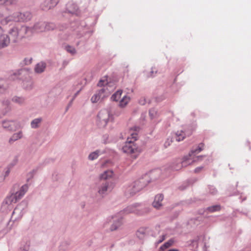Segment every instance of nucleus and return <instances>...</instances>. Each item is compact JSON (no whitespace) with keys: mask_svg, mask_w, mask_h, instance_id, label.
Masks as SVG:
<instances>
[{"mask_svg":"<svg viewBox=\"0 0 251 251\" xmlns=\"http://www.w3.org/2000/svg\"><path fill=\"white\" fill-rule=\"evenodd\" d=\"M18 187V185H14L13 189L11 190V194L8 195L3 201L1 207L2 212H7L10 210L13 207L12 203H16L17 201L21 199L28 189V185L25 184L20 188L19 191H15L14 189Z\"/></svg>","mask_w":251,"mask_h":251,"instance_id":"nucleus-1","label":"nucleus"},{"mask_svg":"<svg viewBox=\"0 0 251 251\" xmlns=\"http://www.w3.org/2000/svg\"><path fill=\"white\" fill-rule=\"evenodd\" d=\"M86 24L84 21L75 20L70 23V28L73 32L67 31L64 37V39L67 40H73L75 38H79L82 36L85 32L84 29Z\"/></svg>","mask_w":251,"mask_h":251,"instance_id":"nucleus-2","label":"nucleus"},{"mask_svg":"<svg viewBox=\"0 0 251 251\" xmlns=\"http://www.w3.org/2000/svg\"><path fill=\"white\" fill-rule=\"evenodd\" d=\"M32 14L29 11L24 12H15L12 15L7 16L0 21L2 25H7L9 22L14 21L15 22H26L31 20Z\"/></svg>","mask_w":251,"mask_h":251,"instance_id":"nucleus-3","label":"nucleus"},{"mask_svg":"<svg viewBox=\"0 0 251 251\" xmlns=\"http://www.w3.org/2000/svg\"><path fill=\"white\" fill-rule=\"evenodd\" d=\"M29 28L25 25L14 26L8 31L10 42L16 43L25 37Z\"/></svg>","mask_w":251,"mask_h":251,"instance_id":"nucleus-4","label":"nucleus"},{"mask_svg":"<svg viewBox=\"0 0 251 251\" xmlns=\"http://www.w3.org/2000/svg\"><path fill=\"white\" fill-rule=\"evenodd\" d=\"M203 156H198L195 158L192 159L188 156H184L182 159L178 158L175 160L171 165L172 170L178 171L182 167H186L193 162L198 161L201 159Z\"/></svg>","mask_w":251,"mask_h":251,"instance_id":"nucleus-5","label":"nucleus"},{"mask_svg":"<svg viewBox=\"0 0 251 251\" xmlns=\"http://www.w3.org/2000/svg\"><path fill=\"white\" fill-rule=\"evenodd\" d=\"M112 108L101 110L98 114L97 123L100 127H104L108 121L113 120V116L111 113Z\"/></svg>","mask_w":251,"mask_h":251,"instance_id":"nucleus-6","label":"nucleus"},{"mask_svg":"<svg viewBox=\"0 0 251 251\" xmlns=\"http://www.w3.org/2000/svg\"><path fill=\"white\" fill-rule=\"evenodd\" d=\"M27 205L28 203L25 201H23L19 203L12 212L10 222L12 221L14 222L20 220L25 213Z\"/></svg>","mask_w":251,"mask_h":251,"instance_id":"nucleus-7","label":"nucleus"},{"mask_svg":"<svg viewBox=\"0 0 251 251\" xmlns=\"http://www.w3.org/2000/svg\"><path fill=\"white\" fill-rule=\"evenodd\" d=\"M122 150L125 153L131 154L132 157L136 158L140 152V150L132 141H128L123 147Z\"/></svg>","mask_w":251,"mask_h":251,"instance_id":"nucleus-8","label":"nucleus"},{"mask_svg":"<svg viewBox=\"0 0 251 251\" xmlns=\"http://www.w3.org/2000/svg\"><path fill=\"white\" fill-rule=\"evenodd\" d=\"M114 183L112 180H103L99 188L98 193L101 196L107 194V192H111L114 187Z\"/></svg>","mask_w":251,"mask_h":251,"instance_id":"nucleus-9","label":"nucleus"},{"mask_svg":"<svg viewBox=\"0 0 251 251\" xmlns=\"http://www.w3.org/2000/svg\"><path fill=\"white\" fill-rule=\"evenodd\" d=\"M30 73L31 70L28 69L21 79L23 88L27 90H30L33 87V81L30 76Z\"/></svg>","mask_w":251,"mask_h":251,"instance_id":"nucleus-10","label":"nucleus"},{"mask_svg":"<svg viewBox=\"0 0 251 251\" xmlns=\"http://www.w3.org/2000/svg\"><path fill=\"white\" fill-rule=\"evenodd\" d=\"M17 0H0V16H3V12L7 11L10 6L16 5Z\"/></svg>","mask_w":251,"mask_h":251,"instance_id":"nucleus-11","label":"nucleus"},{"mask_svg":"<svg viewBox=\"0 0 251 251\" xmlns=\"http://www.w3.org/2000/svg\"><path fill=\"white\" fill-rule=\"evenodd\" d=\"M29 68H24L21 69L13 71L10 72L9 79L11 80L20 79L21 80L22 77L25 75Z\"/></svg>","mask_w":251,"mask_h":251,"instance_id":"nucleus-12","label":"nucleus"},{"mask_svg":"<svg viewBox=\"0 0 251 251\" xmlns=\"http://www.w3.org/2000/svg\"><path fill=\"white\" fill-rule=\"evenodd\" d=\"M150 182L149 176L148 175H144L138 180L134 181L133 187L137 186L136 191H140Z\"/></svg>","mask_w":251,"mask_h":251,"instance_id":"nucleus-13","label":"nucleus"},{"mask_svg":"<svg viewBox=\"0 0 251 251\" xmlns=\"http://www.w3.org/2000/svg\"><path fill=\"white\" fill-rule=\"evenodd\" d=\"M98 85L100 87L103 86V87L97 92L101 98V100H103L104 98L108 97L110 94L111 90H109L108 88L107 83H105L104 81L103 80H100L99 82Z\"/></svg>","mask_w":251,"mask_h":251,"instance_id":"nucleus-14","label":"nucleus"},{"mask_svg":"<svg viewBox=\"0 0 251 251\" xmlns=\"http://www.w3.org/2000/svg\"><path fill=\"white\" fill-rule=\"evenodd\" d=\"M59 0H45L41 5L42 9L44 11L49 10L54 7Z\"/></svg>","mask_w":251,"mask_h":251,"instance_id":"nucleus-15","label":"nucleus"},{"mask_svg":"<svg viewBox=\"0 0 251 251\" xmlns=\"http://www.w3.org/2000/svg\"><path fill=\"white\" fill-rule=\"evenodd\" d=\"M9 219H0V232L5 234L11 229L12 225L9 226Z\"/></svg>","mask_w":251,"mask_h":251,"instance_id":"nucleus-16","label":"nucleus"},{"mask_svg":"<svg viewBox=\"0 0 251 251\" xmlns=\"http://www.w3.org/2000/svg\"><path fill=\"white\" fill-rule=\"evenodd\" d=\"M192 133V131L191 130L187 131H177L175 133L176 140L177 142L182 141L185 138L186 136H189L191 135Z\"/></svg>","mask_w":251,"mask_h":251,"instance_id":"nucleus-17","label":"nucleus"},{"mask_svg":"<svg viewBox=\"0 0 251 251\" xmlns=\"http://www.w3.org/2000/svg\"><path fill=\"white\" fill-rule=\"evenodd\" d=\"M10 87L9 81L0 77V95L5 94Z\"/></svg>","mask_w":251,"mask_h":251,"instance_id":"nucleus-18","label":"nucleus"},{"mask_svg":"<svg viewBox=\"0 0 251 251\" xmlns=\"http://www.w3.org/2000/svg\"><path fill=\"white\" fill-rule=\"evenodd\" d=\"M10 43L9 36L3 32L0 36V49L7 47Z\"/></svg>","mask_w":251,"mask_h":251,"instance_id":"nucleus-19","label":"nucleus"},{"mask_svg":"<svg viewBox=\"0 0 251 251\" xmlns=\"http://www.w3.org/2000/svg\"><path fill=\"white\" fill-rule=\"evenodd\" d=\"M161 173V171L159 169H154L146 174L145 175H149L150 182L154 181L159 178Z\"/></svg>","mask_w":251,"mask_h":251,"instance_id":"nucleus-20","label":"nucleus"},{"mask_svg":"<svg viewBox=\"0 0 251 251\" xmlns=\"http://www.w3.org/2000/svg\"><path fill=\"white\" fill-rule=\"evenodd\" d=\"M2 126L3 128L8 131H13L16 129V123L14 121H4L2 122Z\"/></svg>","mask_w":251,"mask_h":251,"instance_id":"nucleus-21","label":"nucleus"},{"mask_svg":"<svg viewBox=\"0 0 251 251\" xmlns=\"http://www.w3.org/2000/svg\"><path fill=\"white\" fill-rule=\"evenodd\" d=\"M134 185V182L132 183L131 185L127 187L125 190V195L127 197H130L134 195L137 192L139 191H136L137 189V186L133 187V186Z\"/></svg>","mask_w":251,"mask_h":251,"instance_id":"nucleus-22","label":"nucleus"},{"mask_svg":"<svg viewBox=\"0 0 251 251\" xmlns=\"http://www.w3.org/2000/svg\"><path fill=\"white\" fill-rule=\"evenodd\" d=\"M164 199V196L162 194H158L155 196L154 200L152 202V206L156 208L159 209L162 206V201Z\"/></svg>","mask_w":251,"mask_h":251,"instance_id":"nucleus-23","label":"nucleus"},{"mask_svg":"<svg viewBox=\"0 0 251 251\" xmlns=\"http://www.w3.org/2000/svg\"><path fill=\"white\" fill-rule=\"evenodd\" d=\"M139 205L138 203H135L130 205L127 206L125 208L123 211H122L123 213L127 214L131 213H134L138 214V209H137V207Z\"/></svg>","mask_w":251,"mask_h":251,"instance_id":"nucleus-24","label":"nucleus"},{"mask_svg":"<svg viewBox=\"0 0 251 251\" xmlns=\"http://www.w3.org/2000/svg\"><path fill=\"white\" fill-rule=\"evenodd\" d=\"M46 67V63L45 62L41 61L35 65L34 71L37 74H41L45 71Z\"/></svg>","mask_w":251,"mask_h":251,"instance_id":"nucleus-25","label":"nucleus"},{"mask_svg":"<svg viewBox=\"0 0 251 251\" xmlns=\"http://www.w3.org/2000/svg\"><path fill=\"white\" fill-rule=\"evenodd\" d=\"M78 10L77 5L73 2H68L66 5V10L67 11L73 14H75Z\"/></svg>","mask_w":251,"mask_h":251,"instance_id":"nucleus-26","label":"nucleus"},{"mask_svg":"<svg viewBox=\"0 0 251 251\" xmlns=\"http://www.w3.org/2000/svg\"><path fill=\"white\" fill-rule=\"evenodd\" d=\"M46 25V22L41 21L36 23L33 26V28L35 30L38 32L45 31Z\"/></svg>","mask_w":251,"mask_h":251,"instance_id":"nucleus-27","label":"nucleus"},{"mask_svg":"<svg viewBox=\"0 0 251 251\" xmlns=\"http://www.w3.org/2000/svg\"><path fill=\"white\" fill-rule=\"evenodd\" d=\"M43 121V119L42 117H38L34 119L31 121V127L33 129H37L39 128L40 126Z\"/></svg>","mask_w":251,"mask_h":251,"instance_id":"nucleus-28","label":"nucleus"},{"mask_svg":"<svg viewBox=\"0 0 251 251\" xmlns=\"http://www.w3.org/2000/svg\"><path fill=\"white\" fill-rule=\"evenodd\" d=\"M122 224V219L120 218L115 219L111 225L110 229L111 231H115L117 230Z\"/></svg>","mask_w":251,"mask_h":251,"instance_id":"nucleus-29","label":"nucleus"},{"mask_svg":"<svg viewBox=\"0 0 251 251\" xmlns=\"http://www.w3.org/2000/svg\"><path fill=\"white\" fill-rule=\"evenodd\" d=\"M11 100L13 102L22 105L25 104L26 99L23 96H14L12 98Z\"/></svg>","mask_w":251,"mask_h":251,"instance_id":"nucleus-30","label":"nucleus"},{"mask_svg":"<svg viewBox=\"0 0 251 251\" xmlns=\"http://www.w3.org/2000/svg\"><path fill=\"white\" fill-rule=\"evenodd\" d=\"M204 148V144L202 143H200L198 147L196 149H192L191 151L189 153L188 155L187 156H188L189 158H191V157L193 155H195L196 154L199 153L201 151L203 150Z\"/></svg>","mask_w":251,"mask_h":251,"instance_id":"nucleus-31","label":"nucleus"},{"mask_svg":"<svg viewBox=\"0 0 251 251\" xmlns=\"http://www.w3.org/2000/svg\"><path fill=\"white\" fill-rule=\"evenodd\" d=\"M147 235V229L144 227L140 228L136 232V235L140 239H143Z\"/></svg>","mask_w":251,"mask_h":251,"instance_id":"nucleus-32","label":"nucleus"},{"mask_svg":"<svg viewBox=\"0 0 251 251\" xmlns=\"http://www.w3.org/2000/svg\"><path fill=\"white\" fill-rule=\"evenodd\" d=\"M23 136L22 131H19L17 133H14L9 139V143L12 144L16 140L21 139Z\"/></svg>","mask_w":251,"mask_h":251,"instance_id":"nucleus-33","label":"nucleus"},{"mask_svg":"<svg viewBox=\"0 0 251 251\" xmlns=\"http://www.w3.org/2000/svg\"><path fill=\"white\" fill-rule=\"evenodd\" d=\"M113 174V171L110 170L106 171L101 175V178L103 179V180H110L109 178L111 177Z\"/></svg>","mask_w":251,"mask_h":251,"instance_id":"nucleus-34","label":"nucleus"},{"mask_svg":"<svg viewBox=\"0 0 251 251\" xmlns=\"http://www.w3.org/2000/svg\"><path fill=\"white\" fill-rule=\"evenodd\" d=\"M122 93L123 91L122 90H117L116 92L112 95L111 97V100L116 101H118L121 98Z\"/></svg>","mask_w":251,"mask_h":251,"instance_id":"nucleus-35","label":"nucleus"},{"mask_svg":"<svg viewBox=\"0 0 251 251\" xmlns=\"http://www.w3.org/2000/svg\"><path fill=\"white\" fill-rule=\"evenodd\" d=\"M100 154H101V151L99 150H96L89 155L88 158L90 160H94L97 159Z\"/></svg>","mask_w":251,"mask_h":251,"instance_id":"nucleus-36","label":"nucleus"},{"mask_svg":"<svg viewBox=\"0 0 251 251\" xmlns=\"http://www.w3.org/2000/svg\"><path fill=\"white\" fill-rule=\"evenodd\" d=\"M139 127L138 126H134L131 129L130 135L131 136L132 139H134V141H136L137 140V132L139 131Z\"/></svg>","mask_w":251,"mask_h":251,"instance_id":"nucleus-37","label":"nucleus"},{"mask_svg":"<svg viewBox=\"0 0 251 251\" xmlns=\"http://www.w3.org/2000/svg\"><path fill=\"white\" fill-rule=\"evenodd\" d=\"M32 62V57H25L20 62V65L22 66L29 65L31 64Z\"/></svg>","mask_w":251,"mask_h":251,"instance_id":"nucleus-38","label":"nucleus"},{"mask_svg":"<svg viewBox=\"0 0 251 251\" xmlns=\"http://www.w3.org/2000/svg\"><path fill=\"white\" fill-rule=\"evenodd\" d=\"M129 97L125 96L119 102V106L121 107H125L129 100Z\"/></svg>","mask_w":251,"mask_h":251,"instance_id":"nucleus-39","label":"nucleus"},{"mask_svg":"<svg viewBox=\"0 0 251 251\" xmlns=\"http://www.w3.org/2000/svg\"><path fill=\"white\" fill-rule=\"evenodd\" d=\"M221 206L220 205H215L211 206H209L206 208V210L209 212H214L215 211H218L220 210Z\"/></svg>","mask_w":251,"mask_h":251,"instance_id":"nucleus-40","label":"nucleus"},{"mask_svg":"<svg viewBox=\"0 0 251 251\" xmlns=\"http://www.w3.org/2000/svg\"><path fill=\"white\" fill-rule=\"evenodd\" d=\"M65 50L69 53H71L72 55H74L76 53V51L75 48L71 46L70 45H66L65 47Z\"/></svg>","mask_w":251,"mask_h":251,"instance_id":"nucleus-41","label":"nucleus"},{"mask_svg":"<svg viewBox=\"0 0 251 251\" xmlns=\"http://www.w3.org/2000/svg\"><path fill=\"white\" fill-rule=\"evenodd\" d=\"M173 243L174 240L171 239L168 242L165 243L162 246H161L160 249L161 250H164L171 246Z\"/></svg>","mask_w":251,"mask_h":251,"instance_id":"nucleus-42","label":"nucleus"},{"mask_svg":"<svg viewBox=\"0 0 251 251\" xmlns=\"http://www.w3.org/2000/svg\"><path fill=\"white\" fill-rule=\"evenodd\" d=\"M81 90V88L78 91H77L74 95L72 99L71 100V101L69 102V103H68L67 107L66 108V111H67L69 109V108L71 106L72 103H73V102L74 101V100L75 99V98L77 97V96L78 95V94L79 93V92H80V91Z\"/></svg>","mask_w":251,"mask_h":251,"instance_id":"nucleus-43","label":"nucleus"},{"mask_svg":"<svg viewBox=\"0 0 251 251\" xmlns=\"http://www.w3.org/2000/svg\"><path fill=\"white\" fill-rule=\"evenodd\" d=\"M37 170L33 169L31 171L29 172L26 176V181L27 182H29L34 176Z\"/></svg>","mask_w":251,"mask_h":251,"instance_id":"nucleus-44","label":"nucleus"},{"mask_svg":"<svg viewBox=\"0 0 251 251\" xmlns=\"http://www.w3.org/2000/svg\"><path fill=\"white\" fill-rule=\"evenodd\" d=\"M101 100V98L99 95V94L97 92V93L92 96L91 99V100L93 103H96L98 102L100 100Z\"/></svg>","mask_w":251,"mask_h":251,"instance_id":"nucleus-45","label":"nucleus"},{"mask_svg":"<svg viewBox=\"0 0 251 251\" xmlns=\"http://www.w3.org/2000/svg\"><path fill=\"white\" fill-rule=\"evenodd\" d=\"M46 31L53 30L56 27V25L53 23L46 22Z\"/></svg>","mask_w":251,"mask_h":251,"instance_id":"nucleus-46","label":"nucleus"},{"mask_svg":"<svg viewBox=\"0 0 251 251\" xmlns=\"http://www.w3.org/2000/svg\"><path fill=\"white\" fill-rule=\"evenodd\" d=\"M151 101L150 100L146 99L145 97H142L140 98L139 100V103L140 104L144 105H145L147 103L150 104Z\"/></svg>","mask_w":251,"mask_h":251,"instance_id":"nucleus-47","label":"nucleus"},{"mask_svg":"<svg viewBox=\"0 0 251 251\" xmlns=\"http://www.w3.org/2000/svg\"><path fill=\"white\" fill-rule=\"evenodd\" d=\"M208 190L209 193L213 195L217 194L218 193L217 190L213 186L209 185L208 186Z\"/></svg>","mask_w":251,"mask_h":251,"instance_id":"nucleus-48","label":"nucleus"},{"mask_svg":"<svg viewBox=\"0 0 251 251\" xmlns=\"http://www.w3.org/2000/svg\"><path fill=\"white\" fill-rule=\"evenodd\" d=\"M2 104L3 106H5V111L6 112H8L10 110V101L8 100H3L2 101Z\"/></svg>","mask_w":251,"mask_h":251,"instance_id":"nucleus-49","label":"nucleus"},{"mask_svg":"<svg viewBox=\"0 0 251 251\" xmlns=\"http://www.w3.org/2000/svg\"><path fill=\"white\" fill-rule=\"evenodd\" d=\"M157 71L155 69V68L152 67L151 69V71L150 72L149 75H148V77H153L157 73Z\"/></svg>","mask_w":251,"mask_h":251,"instance_id":"nucleus-50","label":"nucleus"},{"mask_svg":"<svg viewBox=\"0 0 251 251\" xmlns=\"http://www.w3.org/2000/svg\"><path fill=\"white\" fill-rule=\"evenodd\" d=\"M157 114L156 111L155 109L152 108L149 111V115L151 118H154Z\"/></svg>","mask_w":251,"mask_h":251,"instance_id":"nucleus-51","label":"nucleus"},{"mask_svg":"<svg viewBox=\"0 0 251 251\" xmlns=\"http://www.w3.org/2000/svg\"><path fill=\"white\" fill-rule=\"evenodd\" d=\"M193 247H195L196 248H197L198 247V240H193L191 242V245Z\"/></svg>","mask_w":251,"mask_h":251,"instance_id":"nucleus-52","label":"nucleus"},{"mask_svg":"<svg viewBox=\"0 0 251 251\" xmlns=\"http://www.w3.org/2000/svg\"><path fill=\"white\" fill-rule=\"evenodd\" d=\"M172 140H170L169 139H168L164 143V147L166 148H167L168 146H170L171 143L172 142Z\"/></svg>","mask_w":251,"mask_h":251,"instance_id":"nucleus-53","label":"nucleus"},{"mask_svg":"<svg viewBox=\"0 0 251 251\" xmlns=\"http://www.w3.org/2000/svg\"><path fill=\"white\" fill-rule=\"evenodd\" d=\"M165 235H163L162 236L161 238L158 241H157L156 243L157 244H160L162 241H163L165 240Z\"/></svg>","mask_w":251,"mask_h":251,"instance_id":"nucleus-54","label":"nucleus"},{"mask_svg":"<svg viewBox=\"0 0 251 251\" xmlns=\"http://www.w3.org/2000/svg\"><path fill=\"white\" fill-rule=\"evenodd\" d=\"M103 142H104V144H106L107 143V141H106V140L108 139V136L107 134H105V135H103Z\"/></svg>","mask_w":251,"mask_h":251,"instance_id":"nucleus-55","label":"nucleus"},{"mask_svg":"<svg viewBox=\"0 0 251 251\" xmlns=\"http://www.w3.org/2000/svg\"><path fill=\"white\" fill-rule=\"evenodd\" d=\"M29 250L28 246H25L23 248L21 249V251H28Z\"/></svg>","mask_w":251,"mask_h":251,"instance_id":"nucleus-56","label":"nucleus"},{"mask_svg":"<svg viewBox=\"0 0 251 251\" xmlns=\"http://www.w3.org/2000/svg\"><path fill=\"white\" fill-rule=\"evenodd\" d=\"M203 168V167H197L195 169V173H199L200 172Z\"/></svg>","mask_w":251,"mask_h":251,"instance_id":"nucleus-57","label":"nucleus"},{"mask_svg":"<svg viewBox=\"0 0 251 251\" xmlns=\"http://www.w3.org/2000/svg\"><path fill=\"white\" fill-rule=\"evenodd\" d=\"M10 173V170H7L6 172H5V176H4L6 177L7 176H8L9 174Z\"/></svg>","mask_w":251,"mask_h":251,"instance_id":"nucleus-58","label":"nucleus"},{"mask_svg":"<svg viewBox=\"0 0 251 251\" xmlns=\"http://www.w3.org/2000/svg\"><path fill=\"white\" fill-rule=\"evenodd\" d=\"M55 174V173L52 174L53 179L54 180H57V178L56 177L57 176V175H55V176H54Z\"/></svg>","mask_w":251,"mask_h":251,"instance_id":"nucleus-59","label":"nucleus"},{"mask_svg":"<svg viewBox=\"0 0 251 251\" xmlns=\"http://www.w3.org/2000/svg\"><path fill=\"white\" fill-rule=\"evenodd\" d=\"M68 64V62L67 61H64L63 62V66L65 67Z\"/></svg>","mask_w":251,"mask_h":251,"instance_id":"nucleus-60","label":"nucleus"},{"mask_svg":"<svg viewBox=\"0 0 251 251\" xmlns=\"http://www.w3.org/2000/svg\"><path fill=\"white\" fill-rule=\"evenodd\" d=\"M168 251H179V250L177 249H170V250H168Z\"/></svg>","mask_w":251,"mask_h":251,"instance_id":"nucleus-61","label":"nucleus"},{"mask_svg":"<svg viewBox=\"0 0 251 251\" xmlns=\"http://www.w3.org/2000/svg\"><path fill=\"white\" fill-rule=\"evenodd\" d=\"M63 29V28H61V27H60V30H62Z\"/></svg>","mask_w":251,"mask_h":251,"instance_id":"nucleus-62","label":"nucleus"}]
</instances>
